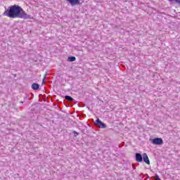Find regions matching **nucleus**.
Listing matches in <instances>:
<instances>
[{
  "label": "nucleus",
  "mask_w": 180,
  "mask_h": 180,
  "mask_svg": "<svg viewBox=\"0 0 180 180\" xmlns=\"http://www.w3.org/2000/svg\"><path fill=\"white\" fill-rule=\"evenodd\" d=\"M96 126H97V127H99V129H106V125L102 122V121H101V120H99V118H98L95 123Z\"/></svg>",
  "instance_id": "obj_2"
},
{
  "label": "nucleus",
  "mask_w": 180,
  "mask_h": 180,
  "mask_svg": "<svg viewBox=\"0 0 180 180\" xmlns=\"http://www.w3.org/2000/svg\"><path fill=\"white\" fill-rule=\"evenodd\" d=\"M73 134H75V137H77V136H78V134H78V132H77V131H73Z\"/></svg>",
  "instance_id": "obj_11"
},
{
  "label": "nucleus",
  "mask_w": 180,
  "mask_h": 180,
  "mask_svg": "<svg viewBox=\"0 0 180 180\" xmlns=\"http://www.w3.org/2000/svg\"><path fill=\"white\" fill-rule=\"evenodd\" d=\"M32 89H34V91H37V89H39V88H40V86L39 85V84L34 83V84H32Z\"/></svg>",
  "instance_id": "obj_7"
},
{
  "label": "nucleus",
  "mask_w": 180,
  "mask_h": 180,
  "mask_svg": "<svg viewBox=\"0 0 180 180\" xmlns=\"http://www.w3.org/2000/svg\"><path fill=\"white\" fill-rule=\"evenodd\" d=\"M75 60H77L75 56H70L68 58V61H70V63L72 61H75Z\"/></svg>",
  "instance_id": "obj_8"
},
{
  "label": "nucleus",
  "mask_w": 180,
  "mask_h": 180,
  "mask_svg": "<svg viewBox=\"0 0 180 180\" xmlns=\"http://www.w3.org/2000/svg\"><path fill=\"white\" fill-rule=\"evenodd\" d=\"M65 99H66V101H69L70 102H72V101H74V98L70 96H65Z\"/></svg>",
  "instance_id": "obj_9"
},
{
  "label": "nucleus",
  "mask_w": 180,
  "mask_h": 180,
  "mask_svg": "<svg viewBox=\"0 0 180 180\" xmlns=\"http://www.w3.org/2000/svg\"><path fill=\"white\" fill-rule=\"evenodd\" d=\"M3 15L4 16L10 18V19H16V18H20V19H32V15H27L22 7L16 4L9 6L8 9L6 10Z\"/></svg>",
  "instance_id": "obj_1"
},
{
  "label": "nucleus",
  "mask_w": 180,
  "mask_h": 180,
  "mask_svg": "<svg viewBox=\"0 0 180 180\" xmlns=\"http://www.w3.org/2000/svg\"><path fill=\"white\" fill-rule=\"evenodd\" d=\"M46 75H45V76H44V80H43V82H42V84H45V81H46Z\"/></svg>",
  "instance_id": "obj_12"
},
{
  "label": "nucleus",
  "mask_w": 180,
  "mask_h": 180,
  "mask_svg": "<svg viewBox=\"0 0 180 180\" xmlns=\"http://www.w3.org/2000/svg\"><path fill=\"white\" fill-rule=\"evenodd\" d=\"M136 161H137V162H143V156H141V154H136Z\"/></svg>",
  "instance_id": "obj_6"
},
{
  "label": "nucleus",
  "mask_w": 180,
  "mask_h": 180,
  "mask_svg": "<svg viewBox=\"0 0 180 180\" xmlns=\"http://www.w3.org/2000/svg\"><path fill=\"white\" fill-rule=\"evenodd\" d=\"M151 142L156 146H161V144H164V141L161 138H154L152 139Z\"/></svg>",
  "instance_id": "obj_3"
},
{
  "label": "nucleus",
  "mask_w": 180,
  "mask_h": 180,
  "mask_svg": "<svg viewBox=\"0 0 180 180\" xmlns=\"http://www.w3.org/2000/svg\"><path fill=\"white\" fill-rule=\"evenodd\" d=\"M143 158L144 162H146V164H147L148 165H150V159L148 158V155H147V153L143 154Z\"/></svg>",
  "instance_id": "obj_5"
},
{
  "label": "nucleus",
  "mask_w": 180,
  "mask_h": 180,
  "mask_svg": "<svg viewBox=\"0 0 180 180\" xmlns=\"http://www.w3.org/2000/svg\"><path fill=\"white\" fill-rule=\"evenodd\" d=\"M169 2H175V4H180V0H168Z\"/></svg>",
  "instance_id": "obj_10"
},
{
  "label": "nucleus",
  "mask_w": 180,
  "mask_h": 180,
  "mask_svg": "<svg viewBox=\"0 0 180 180\" xmlns=\"http://www.w3.org/2000/svg\"><path fill=\"white\" fill-rule=\"evenodd\" d=\"M71 6H75V5H79L81 4V0H66Z\"/></svg>",
  "instance_id": "obj_4"
}]
</instances>
